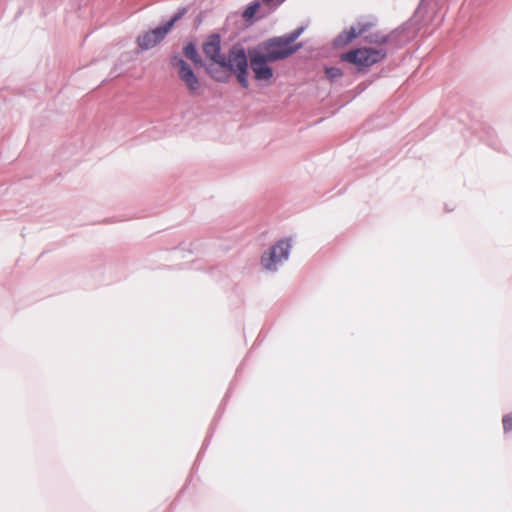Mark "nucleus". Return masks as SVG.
Wrapping results in <instances>:
<instances>
[{
  "label": "nucleus",
  "mask_w": 512,
  "mask_h": 512,
  "mask_svg": "<svg viewBox=\"0 0 512 512\" xmlns=\"http://www.w3.org/2000/svg\"><path fill=\"white\" fill-rule=\"evenodd\" d=\"M300 32L296 31L289 35L276 37L264 43L263 51L270 60L277 61L285 59L301 48V44H294Z\"/></svg>",
  "instance_id": "obj_1"
},
{
  "label": "nucleus",
  "mask_w": 512,
  "mask_h": 512,
  "mask_svg": "<svg viewBox=\"0 0 512 512\" xmlns=\"http://www.w3.org/2000/svg\"><path fill=\"white\" fill-rule=\"evenodd\" d=\"M385 57L386 51L382 48L361 47L341 54L340 59L362 70L381 62Z\"/></svg>",
  "instance_id": "obj_2"
},
{
  "label": "nucleus",
  "mask_w": 512,
  "mask_h": 512,
  "mask_svg": "<svg viewBox=\"0 0 512 512\" xmlns=\"http://www.w3.org/2000/svg\"><path fill=\"white\" fill-rule=\"evenodd\" d=\"M250 67L254 73V78L257 81L271 84L273 78V70L269 67L268 63L273 62L266 57L262 52H250Z\"/></svg>",
  "instance_id": "obj_3"
},
{
  "label": "nucleus",
  "mask_w": 512,
  "mask_h": 512,
  "mask_svg": "<svg viewBox=\"0 0 512 512\" xmlns=\"http://www.w3.org/2000/svg\"><path fill=\"white\" fill-rule=\"evenodd\" d=\"M224 67H228L231 71L237 74V79L242 87H248V63L247 56L243 49H232Z\"/></svg>",
  "instance_id": "obj_4"
},
{
  "label": "nucleus",
  "mask_w": 512,
  "mask_h": 512,
  "mask_svg": "<svg viewBox=\"0 0 512 512\" xmlns=\"http://www.w3.org/2000/svg\"><path fill=\"white\" fill-rule=\"evenodd\" d=\"M290 243L287 240H280L261 257V264L266 270H275L278 263L286 260L289 256Z\"/></svg>",
  "instance_id": "obj_5"
},
{
  "label": "nucleus",
  "mask_w": 512,
  "mask_h": 512,
  "mask_svg": "<svg viewBox=\"0 0 512 512\" xmlns=\"http://www.w3.org/2000/svg\"><path fill=\"white\" fill-rule=\"evenodd\" d=\"M177 18H173L170 20L165 26L157 27L151 31L144 33L143 35L137 38L138 46L142 50H148L155 47L158 43H160L170 29L173 27Z\"/></svg>",
  "instance_id": "obj_6"
},
{
  "label": "nucleus",
  "mask_w": 512,
  "mask_h": 512,
  "mask_svg": "<svg viewBox=\"0 0 512 512\" xmlns=\"http://www.w3.org/2000/svg\"><path fill=\"white\" fill-rule=\"evenodd\" d=\"M173 66L177 69L180 79L185 83L191 93L200 88V83L191 67L183 59H174Z\"/></svg>",
  "instance_id": "obj_7"
},
{
  "label": "nucleus",
  "mask_w": 512,
  "mask_h": 512,
  "mask_svg": "<svg viewBox=\"0 0 512 512\" xmlns=\"http://www.w3.org/2000/svg\"><path fill=\"white\" fill-rule=\"evenodd\" d=\"M203 51L206 57L220 66L226 65V58L220 53V38L218 35H212L203 45Z\"/></svg>",
  "instance_id": "obj_8"
},
{
  "label": "nucleus",
  "mask_w": 512,
  "mask_h": 512,
  "mask_svg": "<svg viewBox=\"0 0 512 512\" xmlns=\"http://www.w3.org/2000/svg\"><path fill=\"white\" fill-rule=\"evenodd\" d=\"M368 30L367 24H357L356 26H351L349 29L344 30L334 39V45L336 47H344L350 44L357 37L362 35Z\"/></svg>",
  "instance_id": "obj_9"
},
{
  "label": "nucleus",
  "mask_w": 512,
  "mask_h": 512,
  "mask_svg": "<svg viewBox=\"0 0 512 512\" xmlns=\"http://www.w3.org/2000/svg\"><path fill=\"white\" fill-rule=\"evenodd\" d=\"M368 30L367 24H357L356 26H351L349 29L344 30L334 39V45L336 47H344L350 44L357 37L362 35Z\"/></svg>",
  "instance_id": "obj_10"
},
{
  "label": "nucleus",
  "mask_w": 512,
  "mask_h": 512,
  "mask_svg": "<svg viewBox=\"0 0 512 512\" xmlns=\"http://www.w3.org/2000/svg\"><path fill=\"white\" fill-rule=\"evenodd\" d=\"M184 54L195 64L201 65V59L198 55L196 47L193 44H188L184 47Z\"/></svg>",
  "instance_id": "obj_11"
},
{
  "label": "nucleus",
  "mask_w": 512,
  "mask_h": 512,
  "mask_svg": "<svg viewBox=\"0 0 512 512\" xmlns=\"http://www.w3.org/2000/svg\"><path fill=\"white\" fill-rule=\"evenodd\" d=\"M259 8H260V3L253 2L244 10V12L242 14V18L245 21H251L254 18L255 14L258 12Z\"/></svg>",
  "instance_id": "obj_12"
},
{
  "label": "nucleus",
  "mask_w": 512,
  "mask_h": 512,
  "mask_svg": "<svg viewBox=\"0 0 512 512\" xmlns=\"http://www.w3.org/2000/svg\"><path fill=\"white\" fill-rule=\"evenodd\" d=\"M342 71L336 67H329L325 69V75L329 80H334L342 76Z\"/></svg>",
  "instance_id": "obj_13"
},
{
  "label": "nucleus",
  "mask_w": 512,
  "mask_h": 512,
  "mask_svg": "<svg viewBox=\"0 0 512 512\" xmlns=\"http://www.w3.org/2000/svg\"><path fill=\"white\" fill-rule=\"evenodd\" d=\"M502 423L505 432L512 431V412L503 417Z\"/></svg>",
  "instance_id": "obj_14"
},
{
  "label": "nucleus",
  "mask_w": 512,
  "mask_h": 512,
  "mask_svg": "<svg viewBox=\"0 0 512 512\" xmlns=\"http://www.w3.org/2000/svg\"><path fill=\"white\" fill-rule=\"evenodd\" d=\"M274 0H263V2L267 5L271 4Z\"/></svg>",
  "instance_id": "obj_15"
}]
</instances>
